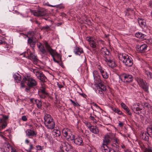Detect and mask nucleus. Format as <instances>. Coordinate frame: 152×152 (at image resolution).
Segmentation results:
<instances>
[{
    "label": "nucleus",
    "mask_w": 152,
    "mask_h": 152,
    "mask_svg": "<svg viewBox=\"0 0 152 152\" xmlns=\"http://www.w3.org/2000/svg\"><path fill=\"white\" fill-rule=\"evenodd\" d=\"M37 47L39 51L44 55H46L47 54V51L45 50L43 45L41 43H39L37 44Z\"/></svg>",
    "instance_id": "nucleus-18"
},
{
    "label": "nucleus",
    "mask_w": 152,
    "mask_h": 152,
    "mask_svg": "<svg viewBox=\"0 0 152 152\" xmlns=\"http://www.w3.org/2000/svg\"><path fill=\"white\" fill-rule=\"evenodd\" d=\"M45 125L50 123L54 122L51 115L49 114L45 115L44 117Z\"/></svg>",
    "instance_id": "nucleus-16"
},
{
    "label": "nucleus",
    "mask_w": 152,
    "mask_h": 152,
    "mask_svg": "<svg viewBox=\"0 0 152 152\" xmlns=\"http://www.w3.org/2000/svg\"><path fill=\"white\" fill-rule=\"evenodd\" d=\"M115 113H117L118 115H123V113L121 111L119 110L118 108L117 110L116 111Z\"/></svg>",
    "instance_id": "nucleus-53"
},
{
    "label": "nucleus",
    "mask_w": 152,
    "mask_h": 152,
    "mask_svg": "<svg viewBox=\"0 0 152 152\" xmlns=\"http://www.w3.org/2000/svg\"><path fill=\"white\" fill-rule=\"evenodd\" d=\"M28 42L30 46L33 48L35 44V38L33 36L30 37L29 33L28 34Z\"/></svg>",
    "instance_id": "nucleus-14"
},
{
    "label": "nucleus",
    "mask_w": 152,
    "mask_h": 152,
    "mask_svg": "<svg viewBox=\"0 0 152 152\" xmlns=\"http://www.w3.org/2000/svg\"><path fill=\"white\" fill-rule=\"evenodd\" d=\"M48 94V93H46L45 94H43L42 93H38V95L39 97L41 98L42 99L45 98L46 96H47Z\"/></svg>",
    "instance_id": "nucleus-40"
},
{
    "label": "nucleus",
    "mask_w": 152,
    "mask_h": 152,
    "mask_svg": "<svg viewBox=\"0 0 152 152\" xmlns=\"http://www.w3.org/2000/svg\"><path fill=\"white\" fill-rule=\"evenodd\" d=\"M74 52L76 55H80L84 53L83 48L80 47L76 46L75 48Z\"/></svg>",
    "instance_id": "nucleus-20"
},
{
    "label": "nucleus",
    "mask_w": 152,
    "mask_h": 152,
    "mask_svg": "<svg viewBox=\"0 0 152 152\" xmlns=\"http://www.w3.org/2000/svg\"><path fill=\"white\" fill-rule=\"evenodd\" d=\"M21 120L23 121H26L27 120V118L26 116H23L21 118Z\"/></svg>",
    "instance_id": "nucleus-52"
},
{
    "label": "nucleus",
    "mask_w": 152,
    "mask_h": 152,
    "mask_svg": "<svg viewBox=\"0 0 152 152\" xmlns=\"http://www.w3.org/2000/svg\"><path fill=\"white\" fill-rule=\"evenodd\" d=\"M61 134V132L60 131L56 129L55 130H54L53 132V134L54 136L55 137H56V139L58 141H60V136Z\"/></svg>",
    "instance_id": "nucleus-22"
},
{
    "label": "nucleus",
    "mask_w": 152,
    "mask_h": 152,
    "mask_svg": "<svg viewBox=\"0 0 152 152\" xmlns=\"http://www.w3.org/2000/svg\"><path fill=\"white\" fill-rule=\"evenodd\" d=\"M146 134L145 133H144L143 132L142 133V138L144 140H147V139H148V137L146 136Z\"/></svg>",
    "instance_id": "nucleus-46"
},
{
    "label": "nucleus",
    "mask_w": 152,
    "mask_h": 152,
    "mask_svg": "<svg viewBox=\"0 0 152 152\" xmlns=\"http://www.w3.org/2000/svg\"><path fill=\"white\" fill-rule=\"evenodd\" d=\"M70 100L75 106L78 107L80 106V105H79L77 102H75L71 99H70Z\"/></svg>",
    "instance_id": "nucleus-42"
},
{
    "label": "nucleus",
    "mask_w": 152,
    "mask_h": 152,
    "mask_svg": "<svg viewBox=\"0 0 152 152\" xmlns=\"http://www.w3.org/2000/svg\"><path fill=\"white\" fill-rule=\"evenodd\" d=\"M45 125L48 129H52L54 128L55 126V124L54 122H53L51 123H50Z\"/></svg>",
    "instance_id": "nucleus-27"
},
{
    "label": "nucleus",
    "mask_w": 152,
    "mask_h": 152,
    "mask_svg": "<svg viewBox=\"0 0 152 152\" xmlns=\"http://www.w3.org/2000/svg\"><path fill=\"white\" fill-rule=\"evenodd\" d=\"M148 46L145 44H140L137 45L136 46V48L138 51L140 53H142L146 50Z\"/></svg>",
    "instance_id": "nucleus-13"
},
{
    "label": "nucleus",
    "mask_w": 152,
    "mask_h": 152,
    "mask_svg": "<svg viewBox=\"0 0 152 152\" xmlns=\"http://www.w3.org/2000/svg\"><path fill=\"white\" fill-rule=\"evenodd\" d=\"M66 143H68L67 142H61V145L60 146V148H62V150L64 149V148L66 147V146L67 145H66Z\"/></svg>",
    "instance_id": "nucleus-39"
},
{
    "label": "nucleus",
    "mask_w": 152,
    "mask_h": 152,
    "mask_svg": "<svg viewBox=\"0 0 152 152\" xmlns=\"http://www.w3.org/2000/svg\"><path fill=\"white\" fill-rule=\"evenodd\" d=\"M31 71L32 72L34 73L37 76V74L40 71H39L38 69H34L33 68H31L30 69Z\"/></svg>",
    "instance_id": "nucleus-37"
},
{
    "label": "nucleus",
    "mask_w": 152,
    "mask_h": 152,
    "mask_svg": "<svg viewBox=\"0 0 152 152\" xmlns=\"http://www.w3.org/2000/svg\"><path fill=\"white\" fill-rule=\"evenodd\" d=\"M138 21L139 24L141 25V26L142 28L145 27L146 24L145 20L142 19V18H138Z\"/></svg>",
    "instance_id": "nucleus-26"
},
{
    "label": "nucleus",
    "mask_w": 152,
    "mask_h": 152,
    "mask_svg": "<svg viewBox=\"0 0 152 152\" xmlns=\"http://www.w3.org/2000/svg\"><path fill=\"white\" fill-rule=\"evenodd\" d=\"M138 84L142 87L143 90L145 91H148L149 85L143 79L139 77H136L135 78Z\"/></svg>",
    "instance_id": "nucleus-5"
},
{
    "label": "nucleus",
    "mask_w": 152,
    "mask_h": 152,
    "mask_svg": "<svg viewBox=\"0 0 152 152\" xmlns=\"http://www.w3.org/2000/svg\"><path fill=\"white\" fill-rule=\"evenodd\" d=\"M45 47L47 51L51 55L53 59V57L56 56L57 58L60 61H62L61 56V54L58 53L55 50L53 49L47 42L45 43Z\"/></svg>",
    "instance_id": "nucleus-4"
},
{
    "label": "nucleus",
    "mask_w": 152,
    "mask_h": 152,
    "mask_svg": "<svg viewBox=\"0 0 152 152\" xmlns=\"http://www.w3.org/2000/svg\"><path fill=\"white\" fill-rule=\"evenodd\" d=\"M66 146L64 148L63 150H65L67 152H77L75 148L70 144L66 143Z\"/></svg>",
    "instance_id": "nucleus-19"
},
{
    "label": "nucleus",
    "mask_w": 152,
    "mask_h": 152,
    "mask_svg": "<svg viewBox=\"0 0 152 152\" xmlns=\"http://www.w3.org/2000/svg\"><path fill=\"white\" fill-rule=\"evenodd\" d=\"M36 76L38 79L43 82H46L48 80L46 77L41 71L39 72Z\"/></svg>",
    "instance_id": "nucleus-15"
},
{
    "label": "nucleus",
    "mask_w": 152,
    "mask_h": 152,
    "mask_svg": "<svg viewBox=\"0 0 152 152\" xmlns=\"http://www.w3.org/2000/svg\"><path fill=\"white\" fill-rule=\"evenodd\" d=\"M13 148L9 144H7L6 146V150L8 152H11Z\"/></svg>",
    "instance_id": "nucleus-33"
},
{
    "label": "nucleus",
    "mask_w": 152,
    "mask_h": 152,
    "mask_svg": "<svg viewBox=\"0 0 152 152\" xmlns=\"http://www.w3.org/2000/svg\"><path fill=\"white\" fill-rule=\"evenodd\" d=\"M125 110L126 111V112L129 115H131L132 113L130 112L129 109L128 108V107L127 108V109H125Z\"/></svg>",
    "instance_id": "nucleus-57"
},
{
    "label": "nucleus",
    "mask_w": 152,
    "mask_h": 152,
    "mask_svg": "<svg viewBox=\"0 0 152 152\" xmlns=\"http://www.w3.org/2000/svg\"><path fill=\"white\" fill-rule=\"evenodd\" d=\"M133 11L130 8H128L126 9V11H125L126 15H129L131 13V12Z\"/></svg>",
    "instance_id": "nucleus-41"
},
{
    "label": "nucleus",
    "mask_w": 152,
    "mask_h": 152,
    "mask_svg": "<svg viewBox=\"0 0 152 152\" xmlns=\"http://www.w3.org/2000/svg\"><path fill=\"white\" fill-rule=\"evenodd\" d=\"M57 85L58 86L59 88H61L63 87V86L62 85L60 84L59 83H57Z\"/></svg>",
    "instance_id": "nucleus-62"
},
{
    "label": "nucleus",
    "mask_w": 152,
    "mask_h": 152,
    "mask_svg": "<svg viewBox=\"0 0 152 152\" xmlns=\"http://www.w3.org/2000/svg\"><path fill=\"white\" fill-rule=\"evenodd\" d=\"M121 107L125 110L128 107L124 103H121Z\"/></svg>",
    "instance_id": "nucleus-55"
},
{
    "label": "nucleus",
    "mask_w": 152,
    "mask_h": 152,
    "mask_svg": "<svg viewBox=\"0 0 152 152\" xmlns=\"http://www.w3.org/2000/svg\"><path fill=\"white\" fill-rule=\"evenodd\" d=\"M89 44L90 46L92 47L94 50L97 48V44L96 43L95 41L94 40H93L89 43Z\"/></svg>",
    "instance_id": "nucleus-29"
},
{
    "label": "nucleus",
    "mask_w": 152,
    "mask_h": 152,
    "mask_svg": "<svg viewBox=\"0 0 152 152\" xmlns=\"http://www.w3.org/2000/svg\"><path fill=\"white\" fill-rule=\"evenodd\" d=\"M94 105L95 106L96 108H97V109H99L101 110H102L101 108L99 106H98L96 104H94Z\"/></svg>",
    "instance_id": "nucleus-60"
},
{
    "label": "nucleus",
    "mask_w": 152,
    "mask_h": 152,
    "mask_svg": "<svg viewBox=\"0 0 152 152\" xmlns=\"http://www.w3.org/2000/svg\"><path fill=\"white\" fill-rule=\"evenodd\" d=\"M35 102L37 107L38 108H41L42 106V103L41 101L36 99L35 100Z\"/></svg>",
    "instance_id": "nucleus-32"
},
{
    "label": "nucleus",
    "mask_w": 152,
    "mask_h": 152,
    "mask_svg": "<svg viewBox=\"0 0 152 152\" xmlns=\"http://www.w3.org/2000/svg\"><path fill=\"white\" fill-rule=\"evenodd\" d=\"M21 83L22 84L25 83L28 87L32 88H34L37 85L36 81L33 78L28 76L23 78Z\"/></svg>",
    "instance_id": "nucleus-3"
},
{
    "label": "nucleus",
    "mask_w": 152,
    "mask_h": 152,
    "mask_svg": "<svg viewBox=\"0 0 152 152\" xmlns=\"http://www.w3.org/2000/svg\"><path fill=\"white\" fill-rule=\"evenodd\" d=\"M102 75L104 79H107L108 77V75L106 72L102 74Z\"/></svg>",
    "instance_id": "nucleus-44"
},
{
    "label": "nucleus",
    "mask_w": 152,
    "mask_h": 152,
    "mask_svg": "<svg viewBox=\"0 0 152 152\" xmlns=\"http://www.w3.org/2000/svg\"><path fill=\"white\" fill-rule=\"evenodd\" d=\"M106 144L103 143L101 147L100 150L102 152H110V150Z\"/></svg>",
    "instance_id": "nucleus-21"
},
{
    "label": "nucleus",
    "mask_w": 152,
    "mask_h": 152,
    "mask_svg": "<svg viewBox=\"0 0 152 152\" xmlns=\"http://www.w3.org/2000/svg\"><path fill=\"white\" fill-rule=\"evenodd\" d=\"M115 135L114 134L111 133H109L107 134L103 140V143L108 144L112 139L114 137Z\"/></svg>",
    "instance_id": "nucleus-10"
},
{
    "label": "nucleus",
    "mask_w": 152,
    "mask_h": 152,
    "mask_svg": "<svg viewBox=\"0 0 152 152\" xmlns=\"http://www.w3.org/2000/svg\"><path fill=\"white\" fill-rule=\"evenodd\" d=\"M145 75H146L148 79H150L152 78V74L151 73L147 70L145 71Z\"/></svg>",
    "instance_id": "nucleus-34"
},
{
    "label": "nucleus",
    "mask_w": 152,
    "mask_h": 152,
    "mask_svg": "<svg viewBox=\"0 0 152 152\" xmlns=\"http://www.w3.org/2000/svg\"><path fill=\"white\" fill-rule=\"evenodd\" d=\"M144 152H152V148L149 146L147 148H145Z\"/></svg>",
    "instance_id": "nucleus-38"
},
{
    "label": "nucleus",
    "mask_w": 152,
    "mask_h": 152,
    "mask_svg": "<svg viewBox=\"0 0 152 152\" xmlns=\"http://www.w3.org/2000/svg\"><path fill=\"white\" fill-rule=\"evenodd\" d=\"M31 12L32 14L37 17L43 16L46 13V10L44 9H40L37 10H31Z\"/></svg>",
    "instance_id": "nucleus-6"
},
{
    "label": "nucleus",
    "mask_w": 152,
    "mask_h": 152,
    "mask_svg": "<svg viewBox=\"0 0 152 152\" xmlns=\"http://www.w3.org/2000/svg\"><path fill=\"white\" fill-rule=\"evenodd\" d=\"M88 152H96V149L94 148H91L90 147V148L89 149Z\"/></svg>",
    "instance_id": "nucleus-51"
},
{
    "label": "nucleus",
    "mask_w": 152,
    "mask_h": 152,
    "mask_svg": "<svg viewBox=\"0 0 152 152\" xmlns=\"http://www.w3.org/2000/svg\"><path fill=\"white\" fill-rule=\"evenodd\" d=\"M86 39L87 41L90 43L91 41H93V38L91 37H87L86 38Z\"/></svg>",
    "instance_id": "nucleus-50"
},
{
    "label": "nucleus",
    "mask_w": 152,
    "mask_h": 152,
    "mask_svg": "<svg viewBox=\"0 0 152 152\" xmlns=\"http://www.w3.org/2000/svg\"><path fill=\"white\" fill-rule=\"evenodd\" d=\"M98 88L102 90L103 91H105L106 90V88L105 86L103 84L102 82L99 84L98 85Z\"/></svg>",
    "instance_id": "nucleus-31"
},
{
    "label": "nucleus",
    "mask_w": 152,
    "mask_h": 152,
    "mask_svg": "<svg viewBox=\"0 0 152 152\" xmlns=\"http://www.w3.org/2000/svg\"><path fill=\"white\" fill-rule=\"evenodd\" d=\"M39 93H42V94H46L48 93L45 91V89L44 88H42V89H40L39 91Z\"/></svg>",
    "instance_id": "nucleus-48"
},
{
    "label": "nucleus",
    "mask_w": 152,
    "mask_h": 152,
    "mask_svg": "<svg viewBox=\"0 0 152 152\" xmlns=\"http://www.w3.org/2000/svg\"><path fill=\"white\" fill-rule=\"evenodd\" d=\"M40 28L42 30H45L47 31L50 30V26H44L41 27Z\"/></svg>",
    "instance_id": "nucleus-36"
},
{
    "label": "nucleus",
    "mask_w": 152,
    "mask_h": 152,
    "mask_svg": "<svg viewBox=\"0 0 152 152\" xmlns=\"http://www.w3.org/2000/svg\"><path fill=\"white\" fill-rule=\"evenodd\" d=\"M53 59L54 62L57 63L59 64V63H60L59 62H60V61H58L56 60V59L55 58V57H53Z\"/></svg>",
    "instance_id": "nucleus-61"
},
{
    "label": "nucleus",
    "mask_w": 152,
    "mask_h": 152,
    "mask_svg": "<svg viewBox=\"0 0 152 152\" xmlns=\"http://www.w3.org/2000/svg\"><path fill=\"white\" fill-rule=\"evenodd\" d=\"M101 50L102 53L103 59L107 63L108 65L111 68H113L116 66L115 61L111 59V56L109 50L106 48H102Z\"/></svg>",
    "instance_id": "nucleus-1"
},
{
    "label": "nucleus",
    "mask_w": 152,
    "mask_h": 152,
    "mask_svg": "<svg viewBox=\"0 0 152 152\" xmlns=\"http://www.w3.org/2000/svg\"><path fill=\"white\" fill-rule=\"evenodd\" d=\"M136 105L135 104L133 105V107H132V109L134 113L139 115L140 114L139 111L141 110H142V108H140L138 107H136Z\"/></svg>",
    "instance_id": "nucleus-24"
},
{
    "label": "nucleus",
    "mask_w": 152,
    "mask_h": 152,
    "mask_svg": "<svg viewBox=\"0 0 152 152\" xmlns=\"http://www.w3.org/2000/svg\"><path fill=\"white\" fill-rule=\"evenodd\" d=\"M71 140L73 141L75 143L79 145L82 146L84 144L82 138L80 137L76 138L74 135H72Z\"/></svg>",
    "instance_id": "nucleus-11"
},
{
    "label": "nucleus",
    "mask_w": 152,
    "mask_h": 152,
    "mask_svg": "<svg viewBox=\"0 0 152 152\" xmlns=\"http://www.w3.org/2000/svg\"><path fill=\"white\" fill-rule=\"evenodd\" d=\"M114 142H115V143L116 144V145H117V144H118L119 143V140L116 138H115L114 139Z\"/></svg>",
    "instance_id": "nucleus-56"
},
{
    "label": "nucleus",
    "mask_w": 152,
    "mask_h": 152,
    "mask_svg": "<svg viewBox=\"0 0 152 152\" xmlns=\"http://www.w3.org/2000/svg\"><path fill=\"white\" fill-rule=\"evenodd\" d=\"M97 68L100 71L103 68H102V67L100 65H98L97 66Z\"/></svg>",
    "instance_id": "nucleus-64"
},
{
    "label": "nucleus",
    "mask_w": 152,
    "mask_h": 152,
    "mask_svg": "<svg viewBox=\"0 0 152 152\" xmlns=\"http://www.w3.org/2000/svg\"><path fill=\"white\" fill-rule=\"evenodd\" d=\"M36 148H37V151H40L42 150V149L44 148V146H41L40 145H37L36 146Z\"/></svg>",
    "instance_id": "nucleus-43"
},
{
    "label": "nucleus",
    "mask_w": 152,
    "mask_h": 152,
    "mask_svg": "<svg viewBox=\"0 0 152 152\" xmlns=\"http://www.w3.org/2000/svg\"><path fill=\"white\" fill-rule=\"evenodd\" d=\"M118 57L119 59L126 66L130 67L132 65L133 63V60L127 54L125 53H120L118 55Z\"/></svg>",
    "instance_id": "nucleus-2"
},
{
    "label": "nucleus",
    "mask_w": 152,
    "mask_h": 152,
    "mask_svg": "<svg viewBox=\"0 0 152 152\" xmlns=\"http://www.w3.org/2000/svg\"><path fill=\"white\" fill-rule=\"evenodd\" d=\"M2 118H0V130L5 128L7 126L6 120L9 118L8 116L1 114Z\"/></svg>",
    "instance_id": "nucleus-7"
},
{
    "label": "nucleus",
    "mask_w": 152,
    "mask_h": 152,
    "mask_svg": "<svg viewBox=\"0 0 152 152\" xmlns=\"http://www.w3.org/2000/svg\"><path fill=\"white\" fill-rule=\"evenodd\" d=\"M34 148V147L33 146V145L32 144H31L30 145V147L28 149V151H32L31 150L33 149Z\"/></svg>",
    "instance_id": "nucleus-59"
},
{
    "label": "nucleus",
    "mask_w": 152,
    "mask_h": 152,
    "mask_svg": "<svg viewBox=\"0 0 152 152\" xmlns=\"http://www.w3.org/2000/svg\"><path fill=\"white\" fill-rule=\"evenodd\" d=\"M30 56H29L31 58L30 59L32 60L34 63H37L38 61V59L37 58V57L34 53L30 52H29Z\"/></svg>",
    "instance_id": "nucleus-25"
},
{
    "label": "nucleus",
    "mask_w": 152,
    "mask_h": 152,
    "mask_svg": "<svg viewBox=\"0 0 152 152\" xmlns=\"http://www.w3.org/2000/svg\"><path fill=\"white\" fill-rule=\"evenodd\" d=\"M87 126L91 132L96 134H99V131L97 126L91 125L89 124Z\"/></svg>",
    "instance_id": "nucleus-17"
},
{
    "label": "nucleus",
    "mask_w": 152,
    "mask_h": 152,
    "mask_svg": "<svg viewBox=\"0 0 152 152\" xmlns=\"http://www.w3.org/2000/svg\"><path fill=\"white\" fill-rule=\"evenodd\" d=\"M98 93L99 94H100L101 96H104V91H103L102 90L100 89V88H98Z\"/></svg>",
    "instance_id": "nucleus-45"
},
{
    "label": "nucleus",
    "mask_w": 152,
    "mask_h": 152,
    "mask_svg": "<svg viewBox=\"0 0 152 152\" xmlns=\"http://www.w3.org/2000/svg\"><path fill=\"white\" fill-rule=\"evenodd\" d=\"M25 132L26 136L31 139L36 137L37 134L36 131L32 129H28L26 130Z\"/></svg>",
    "instance_id": "nucleus-12"
},
{
    "label": "nucleus",
    "mask_w": 152,
    "mask_h": 152,
    "mask_svg": "<svg viewBox=\"0 0 152 152\" xmlns=\"http://www.w3.org/2000/svg\"><path fill=\"white\" fill-rule=\"evenodd\" d=\"M77 93H79L80 95L81 96H83V97L86 98L87 97L86 95L84 93H80L78 91L77 92Z\"/></svg>",
    "instance_id": "nucleus-54"
},
{
    "label": "nucleus",
    "mask_w": 152,
    "mask_h": 152,
    "mask_svg": "<svg viewBox=\"0 0 152 152\" xmlns=\"http://www.w3.org/2000/svg\"><path fill=\"white\" fill-rule=\"evenodd\" d=\"M135 36L136 37L141 39H145L146 38V36L140 32L136 33Z\"/></svg>",
    "instance_id": "nucleus-23"
},
{
    "label": "nucleus",
    "mask_w": 152,
    "mask_h": 152,
    "mask_svg": "<svg viewBox=\"0 0 152 152\" xmlns=\"http://www.w3.org/2000/svg\"><path fill=\"white\" fill-rule=\"evenodd\" d=\"M7 44V42L5 41V39L4 38H2L0 40V45H5Z\"/></svg>",
    "instance_id": "nucleus-47"
},
{
    "label": "nucleus",
    "mask_w": 152,
    "mask_h": 152,
    "mask_svg": "<svg viewBox=\"0 0 152 152\" xmlns=\"http://www.w3.org/2000/svg\"><path fill=\"white\" fill-rule=\"evenodd\" d=\"M94 79L95 83L96 84H97L98 85L102 82L99 77L94 76Z\"/></svg>",
    "instance_id": "nucleus-30"
},
{
    "label": "nucleus",
    "mask_w": 152,
    "mask_h": 152,
    "mask_svg": "<svg viewBox=\"0 0 152 152\" xmlns=\"http://www.w3.org/2000/svg\"><path fill=\"white\" fill-rule=\"evenodd\" d=\"M121 80L125 83H130L132 81L133 78L132 76L129 74H124L121 75Z\"/></svg>",
    "instance_id": "nucleus-9"
},
{
    "label": "nucleus",
    "mask_w": 152,
    "mask_h": 152,
    "mask_svg": "<svg viewBox=\"0 0 152 152\" xmlns=\"http://www.w3.org/2000/svg\"><path fill=\"white\" fill-rule=\"evenodd\" d=\"M62 133L64 137L68 140H71L72 135L71 130L67 128L63 129L62 130Z\"/></svg>",
    "instance_id": "nucleus-8"
},
{
    "label": "nucleus",
    "mask_w": 152,
    "mask_h": 152,
    "mask_svg": "<svg viewBox=\"0 0 152 152\" xmlns=\"http://www.w3.org/2000/svg\"><path fill=\"white\" fill-rule=\"evenodd\" d=\"M89 118H90V119L91 120H92L93 121V123H94V124L96 123V119L94 118V117L92 116H91L89 117Z\"/></svg>",
    "instance_id": "nucleus-49"
},
{
    "label": "nucleus",
    "mask_w": 152,
    "mask_h": 152,
    "mask_svg": "<svg viewBox=\"0 0 152 152\" xmlns=\"http://www.w3.org/2000/svg\"><path fill=\"white\" fill-rule=\"evenodd\" d=\"M18 76H17L16 75H15L14 76V77L15 81L18 83L20 82L21 78L20 76H19L18 74Z\"/></svg>",
    "instance_id": "nucleus-35"
},
{
    "label": "nucleus",
    "mask_w": 152,
    "mask_h": 152,
    "mask_svg": "<svg viewBox=\"0 0 152 152\" xmlns=\"http://www.w3.org/2000/svg\"><path fill=\"white\" fill-rule=\"evenodd\" d=\"M147 130L148 135L152 138V125H149L147 127Z\"/></svg>",
    "instance_id": "nucleus-28"
},
{
    "label": "nucleus",
    "mask_w": 152,
    "mask_h": 152,
    "mask_svg": "<svg viewBox=\"0 0 152 152\" xmlns=\"http://www.w3.org/2000/svg\"><path fill=\"white\" fill-rule=\"evenodd\" d=\"M149 111L152 114V106H150L149 107H148Z\"/></svg>",
    "instance_id": "nucleus-63"
},
{
    "label": "nucleus",
    "mask_w": 152,
    "mask_h": 152,
    "mask_svg": "<svg viewBox=\"0 0 152 152\" xmlns=\"http://www.w3.org/2000/svg\"><path fill=\"white\" fill-rule=\"evenodd\" d=\"M32 88H30L29 87H27L25 88V91L27 92H30L31 91L30 90Z\"/></svg>",
    "instance_id": "nucleus-58"
}]
</instances>
